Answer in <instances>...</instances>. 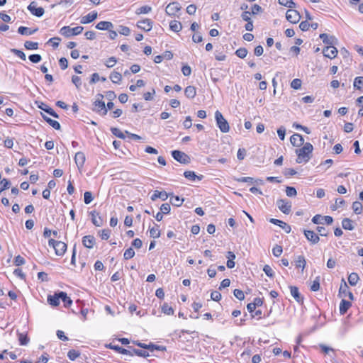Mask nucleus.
<instances>
[{
  "mask_svg": "<svg viewBox=\"0 0 363 363\" xmlns=\"http://www.w3.org/2000/svg\"><path fill=\"white\" fill-rule=\"evenodd\" d=\"M211 298L213 301H218L221 298V294L217 291H213L211 294Z\"/></svg>",
  "mask_w": 363,
  "mask_h": 363,
  "instance_id": "obj_64",
  "label": "nucleus"
},
{
  "mask_svg": "<svg viewBox=\"0 0 363 363\" xmlns=\"http://www.w3.org/2000/svg\"><path fill=\"white\" fill-rule=\"evenodd\" d=\"M111 131L112 134H113L114 135H116V137H118L121 139H124L125 138V133L121 132V130L118 129V128H111Z\"/></svg>",
  "mask_w": 363,
  "mask_h": 363,
  "instance_id": "obj_42",
  "label": "nucleus"
},
{
  "mask_svg": "<svg viewBox=\"0 0 363 363\" xmlns=\"http://www.w3.org/2000/svg\"><path fill=\"white\" fill-rule=\"evenodd\" d=\"M247 50L245 48H240L235 51V55L240 58H245L247 55Z\"/></svg>",
  "mask_w": 363,
  "mask_h": 363,
  "instance_id": "obj_43",
  "label": "nucleus"
},
{
  "mask_svg": "<svg viewBox=\"0 0 363 363\" xmlns=\"http://www.w3.org/2000/svg\"><path fill=\"white\" fill-rule=\"evenodd\" d=\"M10 186H11V182L6 179H3L0 182V194L5 189H9L10 187Z\"/></svg>",
  "mask_w": 363,
  "mask_h": 363,
  "instance_id": "obj_41",
  "label": "nucleus"
},
{
  "mask_svg": "<svg viewBox=\"0 0 363 363\" xmlns=\"http://www.w3.org/2000/svg\"><path fill=\"white\" fill-rule=\"evenodd\" d=\"M38 30V28L32 29L28 27L21 26L18 29V33L22 35L28 36V35L34 34Z\"/></svg>",
  "mask_w": 363,
  "mask_h": 363,
  "instance_id": "obj_21",
  "label": "nucleus"
},
{
  "mask_svg": "<svg viewBox=\"0 0 363 363\" xmlns=\"http://www.w3.org/2000/svg\"><path fill=\"white\" fill-rule=\"evenodd\" d=\"M301 83L302 82H301V79H294L291 82V88H293L294 89H298L301 86Z\"/></svg>",
  "mask_w": 363,
  "mask_h": 363,
  "instance_id": "obj_54",
  "label": "nucleus"
},
{
  "mask_svg": "<svg viewBox=\"0 0 363 363\" xmlns=\"http://www.w3.org/2000/svg\"><path fill=\"white\" fill-rule=\"evenodd\" d=\"M304 235L306 239L308 241H310L312 244H316L320 240L318 235L316 233H315L313 230H304Z\"/></svg>",
  "mask_w": 363,
  "mask_h": 363,
  "instance_id": "obj_14",
  "label": "nucleus"
},
{
  "mask_svg": "<svg viewBox=\"0 0 363 363\" xmlns=\"http://www.w3.org/2000/svg\"><path fill=\"white\" fill-rule=\"evenodd\" d=\"M359 279V275L355 272L351 273L348 277V281L351 286H355L357 284Z\"/></svg>",
  "mask_w": 363,
  "mask_h": 363,
  "instance_id": "obj_32",
  "label": "nucleus"
},
{
  "mask_svg": "<svg viewBox=\"0 0 363 363\" xmlns=\"http://www.w3.org/2000/svg\"><path fill=\"white\" fill-rule=\"evenodd\" d=\"M59 65L62 69H65L68 67V62L67 60L65 57H61L59 60Z\"/></svg>",
  "mask_w": 363,
  "mask_h": 363,
  "instance_id": "obj_63",
  "label": "nucleus"
},
{
  "mask_svg": "<svg viewBox=\"0 0 363 363\" xmlns=\"http://www.w3.org/2000/svg\"><path fill=\"white\" fill-rule=\"evenodd\" d=\"M279 4L290 9L295 6V3L292 0H279Z\"/></svg>",
  "mask_w": 363,
  "mask_h": 363,
  "instance_id": "obj_46",
  "label": "nucleus"
},
{
  "mask_svg": "<svg viewBox=\"0 0 363 363\" xmlns=\"http://www.w3.org/2000/svg\"><path fill=\"white\" fill-rule=\"evenodd\" d=\"M135 255V251L133 250V249L132 247H129L128 249H127L124 254H123V257L125 259H129L132 257H133Z\"/></svg>",
  "mask_w": 363,
  "mask_h": 363,
  "instance_id": "obj_47",
  "label": "nucleus"
},
{
  "mask_svg": "<svg viewBox=\"0 0 363 363\" xmlns=\"http://www.w3.org/2000/svg\"><path fill=\"white\" fill-rule=\"evenodd\" d=\"M106 347L123 354H127L130 356H133L134 354H135L137 356L143 357H147L149 356V353L147 352L139 349L133 348L132 347H128L129 349H125L118 345H113L111 343L107 345Z\"/></svg>",
  "mask_w": 363,
  "mask_h": 363,
  "instance_id": "obj_1",
  "label": "nucleus"
},
{
  "mask_svg": "<svg viewBox=\"0 0 363 363\" xmlns=\"http://www.w3.org/2000/svg\"><path fill=\"white\" fill-rule=\"evenodd\" d=\"M289 288H290L291 294L294 298V299L298 303H302L303 302V298L299 293L298 287H296L295 286H290Z\"/></svg>",
  "mask_w": 363,
  "mask_h": 363,
  "instance_id": "obj_18",
  "label": "nucleus"
},
{
  "mask_svg": "<svg viewBox=\"0 0 363 363\" xmlns=\"http://www.w3.org/2000/svg\"><path fill=\"white\" fill-rule=\"evenodd\" d=\"M96 17L97 13L95 11H91L82 18L81 23H91L96 20Z\"/></svg>",
  "mask_w": 363,
  "mask_h": 363,
  "instance_id": "obj_29",
  "label": "nucleus"
},
{
  "mask_svg": "<svg viewBox=\"0 0 363 363\" xmlns=\"http://www.w3.org/2000/svg\"><path fill=\"white\" fill-rule=\"evenodd\" d=\"M277 206L284 214H289L291 211V203L286 199L277 200Z\"/></svg>",
  "mask_w": 363,
  "mask_h": 363,
  "instance_id": "obj_7",
  "label": "nucleus"
},
{
  "mask_svg": "<svg viewBox=\"0 0 363 363\" xmlns=\"http://www.w3.org/2000/svg\"><path fill=\"white\" fill-rule=\"evenodd\" d=\"M82 244L86 248H92L95 244V238L93 235H85L82 238Z\"/></svg>",
  "mask_w": 363,
  "mask_h": 363,
  "instance_id": "obj_19",
  "label": "nucleus"
},
{
  "mask_svg": "<svg viewBox=\"0 0 363 363\" xmlns=\"http://www.w3.org/2000/svg\"><path fill=\"white\" fill-rule=\"evenodd\" d=\"M94 199L91 191H86L84 194V201L86 204L90 203Z\"/></svg>",
  "mask_w": 363,
  "mask_h": 363,
  "instance_id": "obj_51",
  "label": "nucleus"
},
{
  "mask_svg": "<svg viewBox=\"0 0 363 363\" xmlns=\"http://www.w3.org/2000/svg\"><path fill=\"white\" fill-rule=\"evenodd\" d=\"M352 303L349 301L342 299L340 304V313L341 315H344L347 313L348 309L351 307Z\"/></svg>",
  "mask_w": 363,
  "mask_h": 363,
  "instance_id": "obj_25",
  "label": "nucleus"
},
{
  "mask_svg": "<svg viewBox=\"0 0 363 363\" xmlns=\"http://www.w3.org/2000/svg\"><path fill=\"white\" fill-rule=\"evenodd\" d=\"M41 115H42L43 118L50 125H51L53 128H55V130H60L61 125H60V123L58 121L52 120V118H49L48 116H47L46 115L43 114V113H41Z\"/></svg>",
  "mask_w": 363,
  "mask_h": 363,
  "instance_id": "obj_23",
  "label": "nucleus"
},
{
  "mask_svg": "<svg viewBox=\"0 0 363 363\" xmlns=\"http://www.w3.org/2000/svg\"><path fill=\"white\" fill-rule=\"evenodd\" d=\"M263 271L264 272V273L266 274V275L267 277H269L270 278L274 277V271L269 265H268V264L264 265L263 267Z\"/></svg>",
  "mask_w": 363,
  "mask_h": 363,
  "instance_id": "obj_49",
  "label": "nucleus"
},
{
  "mask_svg": "<svg viewBox=\"0 0 363 363\" xmlns=\"http://www.w3.org/2000/svg\"><path fill=\"white\" fill-rule=\"evenodd\" d=\"M85 160H86L85 155L82 152H78L75 154L74 161H75L77 166L79 168L83 167Z\"/></svg>",
  "mask_w": 363,
  "mask_h": 363,
  "instance_id": "obj_22",
  "label": "nucleus"
},
{
  "mask_svg": "<svg viewBox=\"0 0 363 363\" xmlns=\"http://www.w3.org/2000/svg\"><path fill=\"white\" fill-rule=\"evenodd\" d=\"M170 203L177 207H179L182 205L184 202V199H180L179 196H173V194L172 193Z\"/></svg>",
  "mask_w": 363,
  "mask_h": 363,
  "instance_id": "obj_30",
  "label": "nucleus"
},
{
  "mask_svg": "<svg viewBox=\"0 0 363 363\" xmlns=\"http://www.w3.org/2000/svg\"><path fill=\"white\" fill-rule=\"evenodd\" d=\"M26 262L25 259L21 255H18L14 259V264L16 266H21L24 264Z\"/></svg>",
  "mask_w": 363,
  "mask_h": 363,
  "instance_id": "obj_61",
  "label": "nucleus"
},
{
  "mask_svg": "<svg viewBox=\"0 0 363 363\" xmlns=\"http://www.w3.org/2000/svg\"><path fill=\"white\" fill-rule=\"evenodd\" d=\"M306 264V259L303 256H298L296 259L295 260V265L297 268H301L302 270L304 269Z\"/></svg>",
  "mask_w": 363,
  "mask_h": 363,
  "instance_id": "obj_31",
  "label": "nucleus"
},
{
  "mask_svg": "<svg viewBox=\"0 0 363 363\" xmlns=\"http://www.w3.org/2000/svg\"><path fill=\"white\" fill-rule=\"evenodd\" d=\"M290 142L292 145L300 147L304 144V139L303 136L298 133H295L290 138Z\"/></svg>",
  "mask_w": 363,
  "mask_h": 363,
  "instance_id": "obj_13",
  "label": "nucleus"
},
{
  "mask_svg": "<svg viewBox=\"0 0 363 363\" xmlns=\"http://www.w3.org/2000/svg\"><path fill=\"white\" fill-rule=\"evenodd\" d=\"M171 195L172 194H168L164 191H160L158 190H155L151 196V200L155 201L157 199H161L162 201H166Z\"/></svg>",
  "mask_w": 363,
  "mask_h": 363,
  "instance_id": "obj_16",
  "label": "nucleus"
},
{
  "mask_svg": "<svg viewBox=\"0 0 363 363\" xmlns=\"http://www.w3.org/2000/svg\"><path fill=\"white\" fill-rule=\"evenodd\" d=\"M184 94L187 98L194 99L196 95V89L194 86H188L184 89Z\"/></svg>",
  "mask_w": 363,
  "mask_h": 363,
  "instance_id": "obj_28",
  "label": "nucleus"
},
{
  "mask_svg": "<svg viewBox=\"0 0 363 363\" xmlns=\"http://www.w3.org/2000/svg\"><path fill=\"white\" fill-rule=\"evenodd\" d=\"M352 208L356 214H360L362 211V204L359 201H354L352 203Z\"/></svg>",
  "mask_w": 363,
  "mask_h": 363,
  "instance_id": "obj_38",
  "label": "nucleus"
},
{
  "mask_svg": "<svg viewBox=\"0 0 363 363\" xmlns=\"http://www.w3.org/2000/svg\"><path fill=\"white\" fill-rule=\"evenodd\" d=\"M162 311L167 315H173L174 309L172 306H169L167 303H164L162 306Z\"/></svg>",
  "mask_w": 363,
  "mask_h": 363,
  "instance_id": "obj_37",
  "label": "nucleus"
},
{
  "mask_svg": "<svg viewBox=\"0 0 363 363\" xmlns=\"http://www.w3.org/2000/svg\"><path fill=\"white\" fill-rule=\"evenodd\" d=\"M215 118L220 130L222 133H228L230 130L229 124L219 111H216Z\"/></svg>",
  "mask_w": 363,
  "mask_h": 363,
  "instance_id": "obj_4",
  "label": "nucleus"
},
{
  "mask_svg": "<svg viewBox=\"0 0 363 363\" xmlns=\"http://www.w3.org/2000/svg\"><path fill=\"white\" fill-rule=\"evenodd\" d=\"M313 150V147L310 143L303 144V147L296 150L297 155L296 162L298 164L308 162L311 159Z\"/></svg>",
  "mask_w": 363,
  "mask_h": 363,
  "instance_id": "obj_2",
  "label": "nucleus"
},
{
  "mask_svg": "<svg viewBox=\"0 0 363 363\" xmlns=\"http://www.w3.org/2000/svg\"><path fill=\"white\" fill-rule=\"evenodd\" d=\"M337 48L334 46H327L323 50V55L330 59L335 58L337 56Z\"/></svg>",
  "mask_w": 363,
  "mask_h": 363,
  "instance_id": "obj_12",
  "label": "nucleus"
},
{
  "mask_svg": "<svg viewBox=\"0 0 363 363\" xmlns=\"http://www.w3.org/2000/svg\"><path fill=\"white\" fill-rule=\"evenodd\" d=\"M353 86L355 89L362 91V86H363V77H357L354 80Z\"/></svg>",
  "mask_w": 363,
  "mask_h": 363,
  "instance_id": "obj_35",
  "label": "nucleus"
},
{
  "mask_svg": "<svg viewBox=\"0 0 363 363\" xmlns=\"http://www.w3.org/2000/svg\"><path fill=\"white\" fill-rule=\"evenodd\" d=\"M24 47L27 50H37L38 48V43L33 41H26Z\"/></svg>",
  "mask_w": 363,
  "mask_h": 363,
  "instance_id": "obj_36",
  "label": "nucleus"
},
{
  "mask_svg": "<svg viewBox=\"0 0 363 363\" xmlns=\"http://www.w3.org/2000/svg\"><path fill=\"white\" fill-rule=\"evenodd\" d=\"M311 27L315 30L318 28V24H299V28L303 31L309 30Z\"/></svg>",
  "mask_w": 363,
  "mask_h": 363,
  "instance_id": "obj_52",
  "label": "nucleus"
},
{
  "mask_svg": "<svg viewBox=\"0 0 363 363\" xmlns=\"http://www.w3.org/2000/svg\"><path fill=\"white\" fill-rule=\"evenodd\" d=\"M286 194L289 197H293L296 196L297 191L294 187L287 186L286 189Z\"/></svg>",
  "mask_w": 363,
  "mask_h": 363,
  "instance_id": "obj_53",
  "label": "nucleus"
},
{
  "mask_svg": "<svg viewBox=\"0 0 363 363\" xmlns=\"http://www.w3.org/2000/svg\"><path fill=\"white\" fill-rule=\"evenodd\" d=\"M62 301L64 303V306L66 308L69 307L72 303V299L67 296L66 292L64 291H60V296Z\"/></svg>",
  "mask_w": 363,
  "mask_h": 363,
  "instance_id": "obj_26",
  "label": "nucleus"
},
{
  "mask_svg": "<svg viewBox=\"0 0 363 363\" xmlns=\"http://www.w3.org/2000/svg\"><path fill=\"white\" fill-rule=\"evenodd\" d=\"M79 356H80V352L75 350H70L67 353V357L72 361L75 360Z\"/></svg>",
  "mask_w": 363,
  "mask_h": 363,
  "instance_id": "obj_40",
  "label": "nucleus"
},
{
  "mask_svg": "<svg viewBox=\"0 0 363 363\" xmlns=\"http://www.w3.org/2000/svg\"><path fill=\"white\" fill-rule=\"evenodd\" d=\"M116 62H117V60L115 57H111L106 60L105 65L107 67L110 68V67H113L115 65V64L116 63Z\"/></svg>",
  "mask_w": 363,
  "mask_h": 363,
  "instance_id": "obj_58",
  "label": "nucleus"
},
{
  "mask_svg": "<svg viewBox=\"0 0 363 363\" xmlns=\"http://www.w3.org/2000/svg\"><path fill=\"white\" fill-rule=\"evenodd\" d=\"M180 11V6L177 2H172L167 5L166 7V13L169 16H177V13Z\"/></svg>",
  "mask_w": 363,
  "mask_h": 363,
  "instance_id": "obj_11",
  "label": "nucleus"
},
{
  "mask_svg": "<svg viewBox=\"0 0 363 363\" xmlns=\"http://www.w3.org/2000/svg\"><path fill=\"white\" fill-rule=\"evenodd\" d=\"M282 252H283V249H282V247L280 245H276L272 248V254L274 255V256H275L277 257H279L281 255Z\"/></svg>",
  "mask_w": 363,
  "mask_h": 363,
  "instance_id": "obj_50",
  "label": "nucleus"
},
{
  "mask_svg": "<svg viewBox=\"0 0 363 363\" xmlns=\"http://www.w3.org/2000/svg\"><path fill=\"white\" fill-rule=\"evenodd\" d=\"M342 225L345 230H352L354 229L352 220L350 218H344L342 221Z\"/></svg>",
  "mask_w": 363,
  "mask_h": 363,
  "instance_id": "obj_34",
  "label": "nucleus"
},
{
  "mask_svg": "<svg viewBox=\"0 0 363 363\" xmlns=\"http://www.w3.org/2000/svg\"><path fill=\"white\" fill-rule=\"evenodd\" d=\"M89 214L91 216V221L94 225L99 227L103 225V220L101 216H99V213L95 211H92Z\"/></svg>",
  "mask_w": 363,
  "mask_h": 363,
  "instance_id": "obj_20",
  "label": "nucleus"
},
{
  "mask_svg": "<svg viewBox=\"0 0 363 363\" xmlns=\"http://www.w3.org/2000/svg\"><path fill=\"white\" fill-rule=\"evenodd\" d=\"M233 294L234 296L240 301H242L245 298V294L240 289H235Z\"/></svg>",
  "mask_w": 363,
  "mask_h": 363,
  "instance_id": "obj_55",
  "label": "nucleus"
},
{
  "mask_svg": "<svg viewBox=\"0 0 363 363\" xmlns=\"http://www.w3.org/2000/svg\"><path fill=\"white\" fill-rule=\"evenodd\" d=\"M320 38L323 40V43L330 46L335 44L337 40L332 35H329L327 33H322L320 35Z\"/></svg>",
  "mask_w": 363,
  "mask_h": 363,
  "instance_id": "obj_17",
  "label": "nucleus"
},
{
  "mask_svg": "<svg viewBox=\"0 0 363 363\" xmlns=\"http://www.w3.org/2000/svg\"><path fill=\"white\" fill-rule=\"evenodd\" d=\"M110 79L112 81L113 83L118 84L122 80V75L119 72H113L110 74Z\"/></svg>",
  "mask_w": 363,
  "mask_h": 363,
  "instance_id": "obj_33",
  "label": "nucleus"
},
{
  "mask_svg": "<svg viewBox=\"0 0 363 363\" xmlns=\"http://www.w3.org/2000/svg\"><path fill=\"white\" fill-rule=\"evenodd\" d=\"M28 59L33 63H38L41 61L42 57L39 54H32L28 56Z\"/></svg>",
  "mask_w": 363,
  "mask_h": 363,
  "instance_id": "obj_48",
  "label": "nucleus"
},
{
  "mask_svg": "<svg viewBox=\"0 0 363 363\" xmlns=\"http://www.w3.org/2000/svg\"><path fill=\"white\" fill-rule=\"evenodd\" d=\"M192 40L194 43H201L203 40L202 35L199 32H195L192 36Z\"/></svg>",
  "mask_w": 363,
  "mask_h": 363,
  "instance_id": "obj_59",
  "label": "nucleus"
},
{
  "mask_svg": "<svg viewBox=\"0 0 363 363\" xmlns=\"http://www.w3.org/2000/svg\"><path fill=\"white\" fill-rule=\"evenodd\" d=\"M184 176L186 179H189L191 181H195L196 179H197L199 180H201L203 178V175L201 174V175L198 176L193 171H186V172H184Z\"/></svg>",
  "mask_w": 363,
  "mask_h": 363,
  "instance_id": "obj_27",
  "label": "nucleus"
},
{
  "mask_svg": "<svg viewBox=\"0 0 363 363\" xmlns=\"http://www.w3.org/2000/svg\"><path fill=\"white\" fill-rule=\"evenodd\" d=\"M286 18L289 23H298L301 19V15L296 10L291 8L286 13Z\"/></svg>",
  "mask_w": 363,
  "mask_h": 363,
  "instance_id": "obj_8",
  "label": "nucleus"
},
{
  "mask_svg": "<svg viewBox=\"0 0 363 363\" xmlns=\"http://www.w3.org/2000/svg\"><path fill=\"white\" fill-rule=\"evenodd\" d=\"M277 134L280 140H284L286 135V128L284 126H281L277 130Z\"/></svg>",
  "mask_w": 363,
  "mask_h": 363,
  "instance_id": "obj_60",
  "label": "nucleus"
},
{
  "mask_svg": "<svg viewBox=\"0 0 363 363\" xmlns=\"http://www.w3.org/2000/svg\"><path fill=\"white\" fill-rule=\"evenodd\" d=\"M48 245L52 247L55 250V254L58 256H62L67 250V244L62 241H57L53 239H50Z\"/></svg>",
  "mask_w": 363,
  "mask_h": 363,
  "instance_id": "obj_3",
  "label": "nucleus"
},
{
  "mask_svg": "<svg viewBox=\"0 0 363 363\" xmlns=\"http://www.w3.org/2000/svg\"><path fill=\"white\" fill-rule=\"evenodd\" d=\"M172 157L181 164H187L190 163V157L180 150H173L171 152Z\"/></svg>",
  "mask_w": 363,
  "mask_h": 363,
  "instance_id": "obj_6",
  "label": "nucleus"
},
{
  "mask_svg": "<svg viewBox=\"0 0 363 363\" xmlns=\"http://www.w3.org/2000/svg\"><path fill=\"white\" fill-rule=\"evenodd\" d=\"M60 292L55 293L53 296H48V302L52 306H57L60 304Z\"/></svg>",
  "mask_w": 363,
  "mask_h": 363,
  "instance_id": "obj_24",
  "label": "nucleus"
},
{
  "mask_svg": "<svg viewBox=\"0 0 363 363\" xmlns=\"http://www.w3.org/2000/svg\"><path fill=\"white\" fill-rule=\"evenodd\" d=\"M11 52L12 53H13L15 55H16L17 57H20L21 60H26V55L23 51L16 49V48H12V49H11Z\"/></svg>",
  "mask_w": 363,
  "mask_h": 363,
  "instance_id": "obj_44",
  "label": "nucleus"
},
{
  "mask_svg": "<svg viewBox=\"0 0 363 363\" xmlns=\"http://www.w3.org/2000/svg\"><path fill=\"white\" fill-rule=\"evenodd\" d=\"M150 237L158 238L160 236V232L158 228H152L150 230Z\"/></svg>",
  "mask_w": 363,
  "mask_h": 363,
  "instance_id": "obj_62",
  "label": "nucleus"
},
{
  "mask_svg": "<svg viewBox=\"0 0 363 363\" xmlns=\"http://www.w3.org/2000/svg\"><path fill=\"white\" fill-rule=\"evenodd\" d=\"M18 341L21 345H26L29 342V338L26 334L18 333Z\"/></svg>",
  "mask_w": 363,
  "mask_h": 363,
  "instance_id": "obj_39",
  "label": "nucleus"
},
{
  "mask_svg": "<svg viewBox=\"0 0 363 363\" xmlns=\"http://www.w3.org/2000/svg\"><path fill=\"white\" fill-rule=\"evenodd\" d=\"M83 27L77 26L75 28H71L69 26H64L60 29V34L65 37H71L72 35H77L80 34L83 30Z\"/></svg>",
  "mask_w": 363,
  "mask_h": 363,
  "instance_id": "obj_5",
  "label": "nucleus"
},
{
  "mask_svg": "<svg viewBox=\"0 0 363 363\" xmlns=\"http://www.w3.org/2000/svg\"><path fill=\"white\" fill-rule=\"evenodd\" d=\"M93 111L100 113L101 116L107 114V108L105 102L103 100H96L94 102Z\"/></svg>",
  "mask_w": 363,
  "mask_h": 363,
  "instance_id": "obj_9",
  "label": "nucleus"
},
{
  "mask_svg": "<svg viewBox=\"0 0 363 363\" xmlns=\"http://www.w3.org/2000/svg\"><path fill=\"white\" fill-rule=\"evenodd\" d=\"M28 10L36 16H42L44 13V9L42 7H37L35 2H32L28 7Z\"/></svg>",
  "mask_w": 363,
  "mask_h": 363,
  "instance_id": "obj_15",
  "label": "nucleus"
},
{
  "mask_svg": "<svg viewBox=\"0 0 363 363\" xmlns=\"http://www.w3.org/2000/svg\"><path fill=\"white\" fill-rule=\"evenodd\" d=\"M345 203V201L342 199H337L335 205L331 208L333 211H335L337 208L341 207Z\"/></svg>",
  "mask_w": 363,
  "mask_h": 363,
  "instance_id": "obj_56",
  "label": "nucleus"
},
{
  "mask_svg": "<svg viewBox=\"0 0 363 363\" xmlns=\"http://www.w3.org/2000/svg\"><path fill=\"white\" fill-rule=\"evenodd\" d=\"M320 289V277H317L311 285V290L313 291H317Z\"/></svg>",
  "mask_w": 363,
  "mask_h": 363,
  "instance_id": "obj_45",
  "label": "nucleus"
},
{
  "mask_svg": "<svg viewBox=\"0 0 363 363\" xmlns=\"http://www.w3.org/2000/svg\"><path fill=\"white\" fill-rule=\"evenodd\" d=\"M171 207L170 205L167 203L162 204L160 206V211L164 214H168L170 212Z\"/></svg>",
  "mask_w": 363,
  "mask_h": 363,
  "instance_id": "obj_57",
  "label": "nucleus"
},
{
  "mask_svg": "<svg viewBox=\"0 0 363 363\" xmlns=\"http://www.w3.org/2000/svg\"><path fill=\"white\" fill-rule=\"evenodd\" d=\"M348 289H349V287H348L347 284H346L344 279H342L340 287L339 289V295L344 296H347L350 300H353L354 296H353L352 293L351 291H350Z\"/></svg>",
  "mask_w": 363,
  "mask_h": 363,
  "instance_id": "obj_10",
  "label": "nucleus"
}]
</instances>
